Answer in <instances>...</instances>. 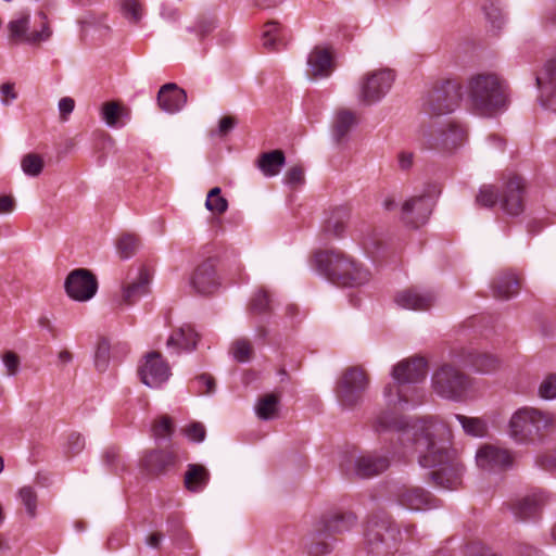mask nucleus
Instances as JSON below:
<instances>
[{"label": "nucleus", "instance_id": "f257e3e1", "mask_svg": "<svg viewBox=\"0 0 556 556\" xmlns=\"http://www.w3.org/2000/svg\"><path fill=\"white\" fill-rule=\"evenodd\" d=\"M375 428L379 433L391 432L390 440L399 441L404 448L403 454L409 451L418 453L421 467L434 468L429 477L437 486L455 490L462 484L463 465L454 451L438 445L426 421L409 422L404 417L383 413L378 417Z\"/></svg>", "mask_w": 556, "mask_h": 556}, {"label": "nucleus", "instance_id": "f03ea898", "mask_svg": "<svg viewBox=\"0 0 556 556\" xmlns=\"http://www.w3.org/2000/svg\"><path fill=\"white\" fill-rule=\"evenodd\" d=\"M313 266L332 283L356 287L367 282L370 273L339 251H319L314 254Z\"/></svg>", "mask_w": 556, "mask_h": 556}, {"label": "nucleus", "instance_id": "7ed1b4c3", "mask_svg": "<svg viewBox=\"0 0 556 556\" xmlns=\"http://www.w3.org/2000/svg\"><path fill=\"white\" fill-rule=\"evenodd\" d=\"M468 97L476 113L492 116L506 109L508 86L495 74H478L469 80Z\"/></svg>", "mask_w": 556, "mask_h": 556}, {"label": "nucleus", "instance_id": "20e7f679", "mask_svg": "<svg viewBox=\"0 0 556 556\" xmlns=\"http://www.w3.org/2000/svg\"><path fill=\"white\" fill-rule=\"evenodd\" d=\"M356 523L352 511H329L314 525L306 543L309 556H323L330 553L336 536L350 531Z\"/></svg>", "mask_w": 556, "mask_h": 556}, {"label": "nucleus", "instance_id": "39448f33", "mask_svg": "<svg viewBox=\"0 0 556 556\" xmlns=\"http://www.w3.org/2000/svg\"><path fill=\"white\" fill-rule=\"evenodd\" d=\"M401 532L387 511L374 513L367 521L365 549L367 556H393L397 551Z\"/></svg>", "mask_w": 556, "mask_h": 556}, {"label": "nucleus", "instance_id": "423d86ee", "mask_svg": "<svg viewBox=\"0 0 556 556\" xmlns=\"http://www.w3.org/2000/svg\"><path fill=\"white\" fill-rule=\"evenodd\" d=\"M553 426L548 414L539 409L522 407L509 420L510 438L521 444L540 442Z\"/></svg>", "mask_w": 556, "mask_h": 556}, {"label": "nucleus", "instance_id": "0eeeda50", "mask_svg": "<svg viewBox=\"0 0 556 556\" xmlns=\"http://www.w3.org/2000/svg\"><path fill=\"white\" fill-rule=\"evenodd\" d=\"M470 387V378L459 368L444 364L432 375L433 391L441 397L460 402Z\"/></svg>", "mask_w": 556, "mask_h": 556}, {"label": "nucleus", "instance_id": "6e6552de", "mask_svg": "<svg viewBox=\"0 0 556 556\" xmlns=\"http://www.w3.org/2000/svg\"><path fill=\"white\" fill-rule=\"evenodd\" d=\"M428 371L427 361L424 357H412L400 362L393 367L392 376L399 384L397 396L400 403L414 405L422 402V395L419 394L418 388H413L416 399H409L403 391L402 387L406 383H418L422 381Z\"/></svg>", "mask_w": 556, "mask_h": 556}, {"label": "nucleus", "instance_id": "1a4fd4ad", "mask_svg": "<svg viewBox=\"0 0 556 556\" xmlns=\"http://www.w3.org/2000/svg\"><path fill=\"white\" fill-rule=\"evenodd\" d=\"M462 99L460 86L453 80H445L434 85L428 92L422 108L431 116H439L453 112Z\"/></svg>", "mask_w": 556, "mask_h": 556}, {"label": "nucleus", "instance_id": "9d476101", "mask_svg": "<svg viewBox=\"0 0 556 556\" xmlns=\"http://www.w3.org/2000/svg\"><path fill=\"white\" fill-rule=\"evenodd\" d=\"M38 16L42 20L41 28L34 31H29L30 16L28 13H21L11 20L7 25L9 41L13 45H38L41 41H47L52 36L47 14L39 11Z\"/></svg>", "mask_w": 556, "mask_h": 556}, {"label": "nucleus", "instance_id": "9b49d317", "mask_svg": "<svg viewBox=\"0 0 556 556\" xmlns=\"http://www.w3.org/2000/svg\"><path fill=\"white\" fill-rule=\"evenodd\" d=\"M368 386L365 370L358 366L346 368L337 383V397L344 407L358 404Z\"/></svg>", "mask_w": 556, "mask_h": 556}, {"label": "nucleus", "instance_id": "f8f14e48", "mask_svg": "<svg viewBox=\"0 0 556 556\" xmlns=\"http://www.w3.org/2000/svg\"><path fill=\"white\" fill-rule=\"evenodd\" d=\"M66 294L74 301L86 302L94 296L98 290L96 275L87 268L72 270L64 281Z\"/></svg>", "mask_w": 556, "mask_h": 556}, {"label": "nucleus", "instance_id": "ddd939ff", "mask_svg": "<svg viewBox=\"0 0 556 556\" xmlns=\"http://www.w3.org/2000/svg\"><path fill=\"white\" fill-rule=\"evenodd\" d=\"M424 142L429 149L452 151L463 144L466 140L467 131L454 122L445 126L427 132L424 130Z\"/></svg>", "mask_w": 556, "mask_h": 556}, {"label": "nucleus", "instance_id": "4468645a", "mask_svg": "<svg viewBox=\"0 0 556 556\" xmlns=\"http://www.w3.org/2000/svg\"><path fill=\"white\" fill-rule=\"evenodd\" d=\"M393 81L394 74L390 70L367 74L361 86V101L369 105L381 100L390 90Z\"/></svg>", "mask_w": 556, "mask_h": 556}, {"label": "nucleus", "instance_id": "2eb2a0df", "mask_svg": "<svg viewBox=\"0 0 556 556\" xmlns=\"http://www.w3.org/2000/svg\"><path fill=\"white\" fill-rule=\"evenodd\" d=\"M433 206L434 201L428 193L412 197L402 205L401 219L404 224L418 228L427 223Z\"/></svg>", "mask_w": 556, "mask_h": 556}, {"label": "nucleus", "instance_id": "dca6fc26", "mask_svg": "<svg viewBox=\"0 0 556 556\" xmlns=\"http://www.w3.org/2000/svg\"><path fill=\"white\" fill-rule=\"evenodd\" d=\"M394 496L399 505L415 511L432 509L441 505L439 498L419 486L403 485L396 490Z\"/></svg>", "mask_w": 556, "mask_h": 556}, {"label": "nucleus", "instance_id": "f3484780", "mask_svg": "<svg viewBox=\"0 0 556 556\" xmlns=\"http://www.w3.org/2000/svg\"><path fill=\"white\" fill-rule=\"evenodd\" d=\"M138 375L147 387L159 388L168 379L170 371L161 353L152 351L144 356V363L139 366Z\"/></svg>", "mask_w": 556, "mask_h": 556}, {"label": "nucleus", "instance_id": "a211bd4d", "mask_svg": "<svg viewBox=\"0 0 556 556\" xmlns=\"http://www.w3.org/2000/svg\"><path fill=\"white\" fill-rule=\"evenodd\" d=\"M535 84L540 91L539 102L542 108L556 113V56L545 63L535 77Z\"/></svg>", "mask_w": 556, "mask_h": 556}, {"label": "nucleus", "instance_id": "6ab92c4d", "mask_svg": "<svg viewBox=\"0 0 556 556\" xmlns=\"http://www.w3.org/2000/svg\"><path fill=\"white\" fill-rule=\"evenodd\" d=\"M190 285L201 295L215 292L220 285L216 274V260L208 257L199 264L191 276Z\"/></svg>", "mask_w": 556, "mask_h": 556}, {"label": "nucleus", "instance_id": "aec40b11", "mask_svg": "<svg viewBox=\"0 0 556 556\" xmlns=\"http://www.w3.org/2000/svg\"><path fill=\"white\" fill-rule=\"evenodd\" d=\"M548 498L543 491H535L516 500L510 509L517 520L527 521L540 517Z\"/></svg>", "mask_w": 556, "mask_h": 556}, {"label": "nucleus", "instance_id": "412c9836", "mask_svg": "<svg viewBox=\"0 0 556 556\" xmlns=\"http://www.w3.org/2000/svg\"><path fill=\"white\" fill-rule=\"evenodd\" d=\"M525 181L520 176H513L503 187L501 204L502 208L511 216L523 212Z\"/></svg>", "mask_w": 556, "mask_h": 556}, {"label": "nucleus", "instance_id": "4be33fe9", "mask_svg": "<svg viewBox=\"0 0 556 556\" xmlns=\"http://www.w3.org/2000/svg\"><path fill=\"white\" fill-rule=\"evenodd\" d=\"M151 279L152 276L149 269L140 266L138 276L123 286L121 298L116 300L117 305H132L142 295L148 294L150 292Z\"/></svg>", "mask_w": 556, "mask_h": 556}, {"label": "nucleus", "instance_id": "5701e85b", "mask_svg": "<svg viewBox=\"0 0 556 556\" xmlns=\"http://www.w3.org/2000/svg\"><path fill=\"white\" fill-rule=\"evenodd\" d=\"M177 456L168 450H151L146 452L140 465L149 475L159 476L165 473L176 464Z\"/></svg>", "mask_w": 556, "mask_h": 556}, {"label": "nucleus", "instance_id": "b1692460", "mask_svg": "<svg viewBox=\"0 0 556 556\" xmlns=\"http://www.w3.org/2000/svg\"><path fill=\"white\" fill-rule=\"evenodd\" d=\"M159 108L169 114L179 112L187 103L186 91L175 83L163 85L156 97Z\"/></svg>", "mask_w": 556, "mask_h": 556}, {"label": "nucleus", "instance_id": "393cba45", "mask_svg": "<svg viewBox=\"0 0 556 556\" xmlns=\"http://www.w3.org/2000/svg\"><path fill=\"white\" fill-rule=\"evenodd\" d=\"M477 465L485 470L503 469L511 464L507 450L494 445H483L476 454Z\"/></svg>", "mask_w": 556, "mask_h": 556}, {"label": "nucleus", "instance_id": "a878e982", "mask_svg": "<svg viewBox=\"0 0 556 556\" xmlns=\"http://www.w3.org/2000/svg\"><path fill=\"white\" fill-rule=\"evenodd\" d=\"M307 74L312 78L328 77L336 68L333 54L328 48L315 47L308 55Z\"/></svg>", "mask_w": 556, "mask_h": 556}, {"label": "nucleus", "instance_id": "bb28decb", "mask_svg": "<svg viewBox=\"0 0 556 556\" xmlns=\"http://www.w3.org/2000/svg\"><path fill=\"white\" fill-rule=\"evenodd\" d=\"M389 466L387 456L369 453L355 459L353 473L358 478H371L387 470Z\"/></svg>", "mask_w": 556, "mask_h": 556}, {"label": "nucleus", "instance_id": "cd10ccee", "mask_svg": "<svg viewBox=\"0 0 556 556\" xmlns=\"http://www.w3.org/2000/svg\"><path fill=\"white\" fill-rule=\"evenodd\" d=\"M395 302L403 308L425 311L432 306L434 295L431 292H420L412 288L397 293Z\"/></svg>", "mask_w": 556, "mask_h": 556}, {"label": "nucleus", "instance_id": "c85d7f7f", "mask_svg": "<svg viewBox=\"0 0 556 556\" xmlns=\"http://www.w3.org/2000/svg\"><path fill=\"white\" fill-rule=\"evenodd\" d=\"M520 279L513 271L500 273L492 282L493 296L500 300H509L518 294Z\"/></svg>", "mask_w": 556, "mask_h": 556}, {"label": "nucleus", "instance_id": "c756f323", "mask_svg": "<svg viewBox=\"0 0 556 556\" xmlns=\"http://www.w3.org/2000/svg\"><path fill=\"white\" fill-rule=\"evenodd\" d=\"M463 361L479 372H491L497 369L501 361L493 354L467 350L462 354Z\"/></svg>", "mask_w": 556, "mask_h": 556}, {"label": "nucleus", "instance_id": "7c9ffc66", "mask_svg": "<svg viewBox=\"0 0 556 556\" xmlns=\"http://www.w3.org/2000/svg\"><path fill=\"white\" fill-rule=\"evenodd\" d=\"M286 164V156L282 150H271L261 153L257 157L256 165L260 170L267 177L276 176L280 173Z\"/></svg>", "mask_w": 556, "mask_h": 556}, {"label": "nucleus", "instance_id": "2f4dec72", "mask_svg": "<svg viewBox=\"0 0 556 556\" xmlns=\"http://www.w3.org/2000/svg\"><path fill=\"white\" fill-rule=\"evenodd\" d=\"M210 481L208 470L200 464H189L185 472L184 483L188 491L200 492Z\"/></svg>", "mask_w": 556, "mask_h": 556}, {"label": "nucleus", "instance_id": "473e14b6", "mask_svg": "<svg viewBox=\"0 0 556 556\" xmlns=\"http://www.w3.org/2000/svg\"><path fill=\"white\" fill-rule=\"evenodd\" d=\"M199 334L189 326H182L174 331L167 340L168 348H177L178 350H193L197 346Z\"/></svg>", "mask_w": 556, "mask_h": 556}, {"label": "nucleus", "instance_id": "72a5a7b5", "mask_svg": "<svg viewBox=\"0 0 556 556\" xmlns=\"http://www.w3.org/2000/svg\"><path fill=\"white\" fill-rule=\"evenodd\" d=\"M355 124L356 117L352 111L345 109L340 110L336 115L332 129L333 139L336 142L341 143L346 138L351 129L355 126Z\"/></svg>", "mask_w": 556, "mask_h": 556}, {"label": "nucleus", "instance_id": "f704fd0d", "mask_svg": "<svg viewBox=\"0 0 556 556\" xmlns=\"http://www.w3.org/2000/svg\"><path fill=\"white\" fill-rule=\"evenodd\" d=\"M280 394L273 392L261 396L256 404V414L263 420H270L277 416Z\"/></svg>", "mask_w": 556, "mask_h": 556}, {"label": "nucleus", "instance_id": "c9c22d12", "mask_svg": "<svg viewBox=\"0 0 556 556\" xmlns=\"http://www.w3.org/2000/svg\"><path fill=\"white\" fill-rule=\"evenodd\" d=\"M349 218V212L344 207H337L331 212V215L327 218L324 230L328 235L333 237H341L345 230V225Z\"/></svg>", "mask_w": 556, "mask_h": 556}, {"label": "nucleus", "instance_id": "e433bc0d", "mask_svg": "<svg viewBox=\"0 0 556 556\" xmlns=\"http://www.w3.org/2000/svg\"><path fill=\"white\" fill-rule=\"evenodd\" d=\"M248 311L252 315H270L273 306L268 291L263 288L256 291L250 300Z\"/></svg>", "mask_w": 556, "mask_h": 556}, {"label": "nucleus", "instance_id": "4c0bfd02", "mask_svg": "<svg viewBox=\"0 0 556 556\" xmlns=\"http://www.w3.org/2000/svg\"><path fill=\"white\" fill-rule=\"evenodd\" d=\"M168 532L173 541L181 547L188 545L190 533L184 527V520L178 515H170L167 518Z\"/></svg>", "mask_w": 556, "mask_h": 556}, {"label": "nucleus", "instance_id": "58836bf2", "mask_svg": "<svg viewBox=\"0 0 556 556\" xmlns=\"http://www.w3.org/2000/svg\"><path fill=\"white\" fill-rule=\"evenodd\" d=\"M455 418L462 425L464 431L472 437H484L488 431L486 422L478 417H467L456 414Z\"/></svg>", "mask_w": 556, "mask_h": 556}, {"label": "nucleus", "instance_id": "ea45409f", "mask_svg": "<svg viewBox=\"0 0 556 556\" xmlns=\"http://www.w3.org/2000/svg\"><path fill=\"white\" fill-rule=\"evenodd\" d=\"M128 109L115 101L105 102L102 105V117L110 127L117 126L118 118L128 116Z\"/></svg>", "mask_w": 556, "mask_h": 556}, {"label": "nucleus", "instance_id": "a19ab883", "mask_svg": "<svg viewBox=\"0 0 556 556\" xmlns=\"http://www.w3.org/2000/svg\"><path fill=\"white\" fill-rule=\"evenodd\" d=\"M205 207L217 215H222L228 210V201L222 195L219 187H214L208 191Z\"/></svg>", "mask_w": 556, "mask_h": 556}, {"label": "nucleus", "instance_id": "79ce46f5", "mask_svg": "<svg viewBox=\"0 0 556 556\" xmlns=\"http://www.w3.org/2000/svg\"><path fill=\"white\" fill-rule=\"evenodd\" d=\"M140 243L139 237L131 233H125L117 240L116 247L121 257L129 258L135 255Z\"/></svg>", "mask_w": 556, "mask_h": 556}, {"label": "nucleus", "instance_id": "37998d69", "mask_svg": "<svg viewBox=\"0 0 556 556\" xmlns=\"http://www.w3.org/2000/svg\"><path fill=\"white\" fill-rule=\"evenodd\" d=\"M23 172L33 177H37L41 174L45 162L43 159L37 153L25 154L21 161Z\"/></svg>", "mask_w": 556, "mask_h": 556}, {"label": "nucleus", "instance_id": "c03bdc74", "mask_svg": "<svg viewBox=\"0 0 556 556\" xmlns=\"http://www.w3.org/2000/svg\"><path fill=\"white\" fill-rule=\"evenodd\" d=\"M110 342L105 338H101L98 342L97 350L94 353V366L100 372L108 369L110 364Z\"/></svg>", "mask_w": 556, "mask_h": 556}, {"label": "nucleus", "instance_id": "a18cd8bd", "mask_svg": "<svg viewBox=\"0 0 556 556\" xmlns=\"http://www.w3.org/2000/svg\"><path fill=\"white\" fill-rule=\"evenodd\" d=\"M121 11L132 24H138L142 18V7L139 0H121Z\"/></svg>", "mask_w": 556, "mask_h": 556}, {"label": "nucleus", "instance_id": "49530a36", "mask_svg": "<svg viewBox=\"0 0 556 556\" xmlns=\"http://www.w3.org/2000/svg\"><path fill=\"white\" fill-rule=\"evenodd\" d=\"M498 200V193L494 186L484 185L476 197V202L481 207H493Z\"/></svg>", "mask_w": 556, "mask_h": 556}, {"label": "nucleus", "instance_id": "de8ad7c7", "mask_svg": "<svg viewBox=\"0 0 556 556\" xmlns=\"http://www.w3.org/2000/svg\"><path fill=\"white\" fill-rule=\"evenodd\" d=\"M483 11L492 27L497 30L501 29L504 24V17L498 4L493 0L486 1L483 5Z\"/></svg>", "mask_w": 556, "mask_h": 556}, {"label": "nucleus", "instance_id": "09e8293b", "mask_svg": "<svg viewBox=\"0 0 556 556\" xmlns=\"http://www.w3.org/2000/svg\"><path fill=\"white\" fill-rule=\"evenodd\" d=\"M174 432V425L168 416H161L152 426V433L155 439L168 438Z\"/></svg>", "mask_w": 556, "mask_h": 556}, {"label": "nucleus", "instance_id": "8fccbe9b", "mask_svg": "<svg viewBox=\"0 0 556 556\" xmlns=\"http://www.w3.org/2000/svg\"><path fill=\"white\" fill-rule=\"evenodd\" d=\"M232 354L233 357L240 363L250 361L253 354L251 343L247 339H239L235 341L232 344Z\"/></svg>", "mask_w": 556, "mask_h": 556}, {"label": "nucleus", "instance_id": "3c124183", "mask_svg": "<svg viewBox=\"0 0 556 556\" xmlns=\"http://www.w3.org/2000/svg\"><path fill=\"white\" fill-rule=\"evenodd\" d=\"M265 30L263 33V46L268 50L277 49V31L279 28V23L276 21H270L265 24Z\"/></svg>", "mask_w": 556, "mask_h": 556}, {"label": "nucleus", "instance_id": "603ef678", "mask_svg": "<svg viewBox=\"0 0 556 556\" xmlns=\"http://www.w3.org/2000/svg\"><path fill=\"white\" fill-rule=\"evenodd\" d=\"M20 497L26 507L28 515L33 518L36 516L37 494L31 486H23L20 490Z\"/></svg>", "mask_w": 556, "mask_h": 556}, {"label": "nucleus", "instance_id": "864d4df0", "mask_svg": "<svg viewBox=\"0 0 556 556\" xmlns=\"http://www.w3.org/2000/svg\"><path fill=\"white\" fill-rule=\"evenodd\" d=\"M539 394L542 399L552 400L556 397V374H549L540 384Z\"/></svg>", "mask_w": 556, "mask_h": 556}, {"label": "nucleus", "instance_id": "5fc2aeb1", "mask_svg": "<svg viewBox=\"0 0 556 556\" xmlns=\"http://www.w3.org/2000/svg\"><path fill=\"white\" fill-rule=\"evenodd\" d=\"M285 181L287 185L292 188H296L298 186L304 182V169L301 165H294L290 167L285 175Z\"/></svg>", "mask_w": 556, "mask_h": 556}, {"label": "nucleus", "instance_id": "6e6d98bb", "mask_svg": "<svg viewBox=\"0 0 556 556\" xmlns=\"http://www.w3.org/2000/svg\"><path fill=\"white\" fill-rule=\"evenodd\" d=\"M2 361L4 363V366L7 367L8 375L14 376L17 374L21 362L18 355L15 352L7 351L2 355Z\"/></svg>", "mask_w": 556, "mask_h": 556}, {"label": "nucleus", "instance_id": "4d7b16f0", "mask_svg": "<svg viewBox=\"0 0 556 556\" xmlns=\"http://www.w3.org/2000/svg\"><path fill=\"white\" fill-rule=\"evenodd\" d=\"M205 427L201 422H192L186 428V434L192 441L202 442L205 439Z\"/></svg>", "mask_w": 556, "mask_h": 556}, {"label": "nucleus", "instance_id": "13d9d810", "mask_svg": "<svg viewBox=\"0 0 556 556\" xmlns=\"http://www.w3.org/2000/svg\"><path fill=\"white\" fill-rule=\"evenodd\" d=\"M85 446V440L81 434L73 432L67 438V452L72 455L79 453Z\"/></svg>", "mask_w": 556, "mask_h": 556}, {"label": "nucleus", "instance_id": "bf43d9fd", "mask_svg": "<svg viewBox=\"0 0 556 556\" xmlns=\"http://www.w3.org/2000/svg\"><path fill=\"white\" fill-rule=\"evenodd\" d=\"M197 381L204 389H200L201 394H211L215 390V379L208 374H201L197 377Z\"/></svg>", "mask_w": 556, "mask_h": 556}, {"label": "nucleus", "instance_id": "052dcab7", "mask_svg": "<svg viewBox=\"0 0 556 556\" xmlns=\"http://www.w3.org/2000/svg\"><path fill=\"white\" fill-rule=\"evenodd\" d=\"M75 101L70 97H64L59 101L60 117L62 121H67L68 115L74 111Z\"/></svg>", "mask_w": 556, "mask_h": 556}, {"label": "nucleus", "instance_id": "680f3d73", "mask_svg": "<svg viewBox=\"0 0 556 556\" xmlns=\"http://www.w3.org/2000/svg\"><path fill=\"white\" fill-rule=\"evenodd\" d=\"M237 118L231 115H227L220 118L218 124V135L220 137L226 136L229 131H231L237 125Z\"/></svg>", "mask_w": 556, "mask_h": 556}, {"label": "nucleus", "instance_id": "e2e57ef3", "mask_svg": "<svg viewBox=\"0 0 556 556\" xmlns=\"http://www.w3.org/2000/svg\"><path fill=\"white\" fill-rule=\"evenodd\" d=\"M215 28V21L212 18H201L197 23L195 31L200 36V38H204L207 34L213 31Z\"/></svg>", "mask_w": 556, "mask_h": 556}, {"label": "nucleus", "instance_id": "0e129e2a", "mask_svg": "<svg viewBox=\"0 0 556 556\" xmlns=\"http://www.w3.org/2000/svg\"><path fill=\"white\" fill-rule=\"evenodd\" d=\"M119 459L121 456L118 451L113 447L108 448L103 454L104 463L111 468H116L119 463Z\"/></svg>", "mask_w": 556, "mask_h": 556}, {"label": "nucleus", "instance_id": "69168bd1", "mask_svg": "<svg viewBox=\"0 0 556 556\" xmlns=\"http://www.w3.org/2000/svg\"><path fill=\"white\" fill-rule=\"evenodd\" d=\"M1 93H2V102L8 105L10 101L15 100L17 98V93L14 90V84L12 83H4L1 86Z\"/></svg>", "mask_w": 556, "mask_h": 556}, {"label": "nucleus", "instance_id": "338daca9", "mask_svg": "<svg viewBox=\"0 0 556 556\" xmlns=\"http://www.w3.org/2000/svg\"><path fill=\"white\" fill-rule=\"evenodd\" d=\"M163 539H164V535L162 532L154 531V532L149 533L146 536L144 542L148 546H150L154 549H160Z\"/></svg>", "mask_w": 556, "mask_h": 556}, {"label": "nucleus", "instance_id": "774afa93", "mask_svg": "<svg viewBox=\"0 0 556 556\" xmlns=\"http://www.w3.org/2000/svg\"><path fill=\"white\" fill-rule=\"evenodd\" d=\"M538 463L545 470L556 469V455H542L538 458Z\"/></svg>", "mask_w": 556, "mask_h": 556}]
</instances>
